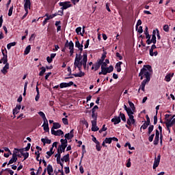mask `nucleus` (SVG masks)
<instances>
[{
    "label": "nucleus",
    "mask_w": 175,
    "mask_h": 175,
    "mask_svg": "<svg viewBox=\"0 0 175 175\" xmlns=\"http://www.w3.org/2000/svg\"><path fill=\"white\" fill-rule=\"evenodd\" d=\"M150 72H152V68L150 65H145L141 69L140 72L139 73V77H140V80H143L144 77H146L139 87L140 90L144 92L146 91V84L147 83H150V80H151V74Z\"/></svg>",
    "instance_id": "obj_1"
},
{
    "label": "nucleus",
    "mask_w": 175,
    "mask_h": 175,
    "mask_svg": "<svg viewBox=\"0 0 175 175\" xmlns=\"http://www.w3.org/2000/svg\"><path fill=\"white\" fill-rule=\"evenodd\" d=\"M152 131H154V125H150L148 127V135H151V133H152Z\"/></svg>",
    "instance_id": "obj_33"
},
{
    "label": "nucleus",
    "mask_w": 175,
    "mask_h": 175,
    "mask_svg": "<svg viewBox=\"0 0 175 175\" xmlns=\"http://www.w3.org/2000/svg\"><path fill=\"white\" fill-rule=\"evenodd\" d=\"M106 70L107 73H111V72H113V70H114V67H113V66H109V67H106Z\"/></svg>",
    "instance_id": "obj_31"
},
{
    "label": "nucleus",
    "mask_w": 175,
    "mask_h": 175,
    "mask_svg": "<svg viewBox=\"0 0 175 175\" xmlns=\"http://www.w3.org/2000/svg\"><path fill=\"white\" fill-rule=\"evenodd\" d=\"M62 122L64 125H69V122L68 121V118H62Z\"/></svg>",
    "instance_id": "obj_44"
},
{
    "label": "nucleus",
    "mask_w": 175,
    "mask_h": 175,
    "mask_svg": "<svg viewBox=\"0 0 175 175\" xmlns=\"http://www.w3.org/2000/svg\"><path fill=\"white\" fill-rule=\"evenodd\" d=\"M105 143H106V144H111V138L109 137V138H105V139L104 140Z\"/></svg>",
    "instance_id": "obj_41"
},
{
    "label": "nucleus",
    "mask_w": 175,
    "mask_h": 175,
    "mask_svg": "<svg viewBox=\"0 0 175 175\" xmlns=\"http://www.w3.org/2000/svg\"><path fill=\"white\" fill-rule=\"evenodd\" d=\"M74 65H75V68H78L79 72H81V66H82V65H81V63L79 64H74Z\"/></svg>",
    "instance_id": "obj_50"
},
{
    "label": "nucleus",
    "mask_w": 175,
    "mask_h": 175,
    "mask_svg": "<svg viewBox=\"0 0 175 175\" xmlns=\"http://www.w3.org/2000/svg\"><path fill=\"white\" fill-rule=\"evenodd\" d=\"M129 105L131 109V110H133V111L135 110V104H133V103L129 101Z\"/></svg>",
    "instance_id": "obj_45"
},
{
    "label": "nucleus",
    "mask_w": 175,
    "mask_h": 175,
    "mask_svg": "<svg viewBox=\"0 0 175 175\" xmlns=\"http://www.w3.org/2000/svg\"><path fill=\"white\" fill-rule=\"evenodd\" d=\"M16 152H17V154H18V152H21V154L23 155V154H24V148L22 149H17V148H14V150Z\"/></svg>",
    "instance_id": "obj_36"
},
{
    "label": "nucleus",
    "mask_w": 175,
    "mask_h": 175,
    "mask_svg": "<svg viewBox=\"0 0 175 175\" xmlns=\"http://www.w3.org/2000/svg\"><path fill=\"white\" fill-rule=\"evenodd\" d=\"M60 88H66V83H62L59 84Z\"/></svg>",
    "instance_id": "obj_60"
},
{
    "label": "nucleus",
    "mask_w": 175,
    "mask_h": 175,
    "mask_svg": "<svg viewBox=\"0 0 175 175\" xmlns=\"http://www.w3.org/2000/svg\"><path fill=\"white\" fill-rule=\"evenodd\" d=\"M107 70H106V68H101V72H98V75H104V76H106L107 75Z\"/></svg>",
    "instance_id": "obj_29"
},
{
    "label": "nucleus",
    "mask_w": 175,
    "mask_h": 175,
    "mask_svg": "<svg viewBox=\"0 0 175 175\" xmlns=\"http://www.w3.org/2000/svg\"><path fill=\"white\" fill-rule=\"evenodd\" d=\"M42 126H43L44 131H45V132H49V124H42Z\"/></svg>",
    "instance_id": "obj_43"
},
{
    "label": "nucleus",
    "mask_w": 175,
    "mask_h": 175,
    "mask_svg": "<svg viewBox=\"0 0 175 175\" xmlns=\"http://www.w3.org/2000/svg\"><path fill=\"white\" fill-rule=\"evenodd\" d=\"M17 152H16L15 150L13 151L12 157L9 161L8 165H12V163H14L15 162H17Z\"/></svg>",
    "instance_id": "obj_4"
},
{
    "label": "nucleus",
    "mask_w": 175,
    "mask_h": 175,
    "mask_svg": "<svg viewBox=\"0 0 175 175\" xmlns=\"http://www.w3.org/2000/svg\"><path fill=\"white\" fill-rule=\"evenodd\" d=\"M61 128V124L58 122H53L52 129H59Z\"/></svg>",
    "instance_id": "obj_23"
},
{
    "label": "nucleus",
    "mask_w": 175,
    "mask_h": 175,
    "mask_svg": "<svg viewBox=\"0 0 175 175\" xmlns=\"http://www.w3.org/2000/svg\"><path fill=\"white\" fill-rule=\"evenodd\" d=\"M51 133H52V135H54L55 136H61V135H64V131H62V130L55 131V130L51 129Z\"/></svg>",
    "instance_id": "obj_8"
},
{
    "label": "nucleus",
    "mask_w": 175,
    "mask_h": 175,
    "mask_svg": "<svg viewBox=\"0 0 175 175\" xmlns=\"http://www.w3.org/2000/svg\"><path fill=\"white\" fill-rule=\"evenodd\" d=\"M62 152H61L60 149L58 148V149H57V154H56L55 155V157H58V155H59V156H60V158H61V154H62Z\"/></svg>",
    "instance_id": "obj_55"
},
{
    "label": "nucleus",
    "mask_w": 175,
    "mask_h": 175,
    "mask_svg": "<svg viewBox=\"0 0 175 175\" xmlns=\"http://www.w3.org/2000/svg\"><path fill=\"white\" fill-rule=\"evenodd\" d=\"M73 131L74 130H71L70 133H66L65 135H64V137H66V140H70V139H73L75 135H73Z\"/></svg>",
    "instance_id": "obj_11"
},
{
    "label": "nucleus",
    "mask_w": 175,
    "mask_h": 175,
    "mask_svg": "<svg viewBox=\"0 0 175 175\" xmlns=\"http://www.w3.org/2000/svg\"><path fill=\"white\" fill-rule=\"evenodd\" d=\"M62 144L60 146H59V148L61 150V152H65V148H66V147H68V139H62L60 140Z\"/></svg>",
    "instance_id": "obj_2"
},
{
    "label": "nucleus",
    "mask_w": 175,
    "mask_h": 175,
    "mask_svg": "<svg viewBox=\"0 0 175 175\" xmlns=\"http://www.w3.org/2000/svg\"><path fill=\"white\" fill-rule=\"evenodd\" d=\"M119 117L124 121V122H126V118L125 117V114L122 112H120Z\"/></svg>",
    "instance_id": "obj_28"
},
{
    "label": "nucleus",
    "mask_w": 175,
    "mask_h": 175,
    "mask_svg": "<svg viewBox=\"0 0 175 175\" xmlns=\"http://www.w3.org/2000/svg\"><path fill=\"white\" fill-rule=\"evenodd\" d=\"M165 125L167 126L168 132H170V128H172V126H173V125H174V124L172 119H170V120L166 119Z\"/></svg>",
    "instance_id": "obj_7"
},
{
    "label": "nucleus",
    "mask_w": 175,
    "mask_h": 175,
    "mask_svg": "<svg viewBox=\"0 0 175 175\" xmlns=\"http://www.w3.org/2000/svg\"><path fill=\"white\" fill-rule=\"evenodd\" d=\"M64 169H65L66 174H68V173L70 172V170L69 169V167H65Z\"/></svg>",
    "instance_id": "obj_62"
},
{
    "label": "nucleus",
    "mask_w": 175,
    "mask_h": 175,
    "mask_svg": "<svg viewBox=\"0 0 175 175\" xmlns=\"http://www.w3.org/2000/svg\"><path fill=\"white\" fill-rule=\"evenodd\" d=\"M137 32H138L139 33H143V27L139 26V28H138V29H137Z\"/></svg>",
    "instance_id": "obj_61"
},
{
    "label": "nucleus",
    "mask_w": 175,
    "mask_h": 175,
    "mask_svg": "<svg viewBox=\"0 0 175 175\" xmlns=\"http://www.w3.org/2000/svg\"><path fill=\"white\" fill-rule=\"evenodd\" d=\"M23 157H24V159L23 161H25V159H27L28 158V157H29V153L28 152H25V153H22Z\"/></svg>",
    "instance_id": "obj_42"
},
{
    "label": "nucleus",
    "mask_w": 175,
    "mask_h": 175,
    "mask_svg": "<svg viewBox=\"0 0 175 175\" xmlns=\"http://www.w3.org/2000/svg\"><path fill=\"white\" fill-rule=\"evenodd\" d=\"M148 125H150V123H148L147 122H145L144 124L141 126V131L142 129H147L148 128Z\"/></svg>",
    "instance_id": "obj_32"
},
{
    "label": "nucleus",
    "mask_w": 175,
    "mask_h": 175,
    "mask_svg": "<svg viewBox=\"0 0 175 175\" xmlns=\"http://www.w3.org/2000/svg\"><path fill=\"white\" fill-rule=\"evenodd\" d=\"M8 69H9V64H6L3 69H1V73L6 75V73H8Z\"/></svg>",
    "instance_id": "obj_16"
},
{
    "label": "nucleus",
    "mask_w": 175,
    "mask_h": 175,
    "mask_svg": "<svg viewBox=\"0 0 175 175\" xmlns=\"http://www.w3.org/2000/svg\"><path fill=\"white\" fill-rule=\"evenodd\" d=\"M82 124H83V125H85L86 126V128H88V122H87V120H85V119L82 120Z\"/></svg>",
    "instance_id": "obj_58"
},
{
    "label": "nucleus",
    "mask_w": 175,
    "mask_h": 175,
    "mask_svg": "<svg viewBox=\"0 0 175 175\" xmlns=\"http://www.w3.org/2000/svg\"><path fill=\"white\" fill-rule=\"evenodd\" d=\"M75 47H77V49L80 50L81 53V51H83V44H80V42H79V40L75 42Z\"/></svg>",
    "instance_id": "obj_15"
},
{
    "label": "nucleus",
    "mask_w": 175,
    "mask_h": 175,
    "mask_svg": "<svg viewBox=\"0 0 175 175\" xmlns=\"http://www.w3.org/2000/svg\"><path fill=\"white\" fill-rule=\"evenodd\" d=\"M47 173L49 175H53L51 173H53V166L50 164L48 165L47 168Z\"/></svg>",
    "instance_id": "obj_21"
},
{
    "label": "nucleus",
    "mask_w": 175,
    "mask_h": 175,
    "mask_svg": "<svg viewBox=\"0 0 175 175\" xmlns=\"http://www.w3.org/2000/svg\"><path fill=\"white\" fill-rule=\"evenodd\" d=\"M85 75V73L83 72V71H79V73L72 74V76H75V77H83Z\"/></svg>",
    "instance_id": "obj_22"
},
{
    "label": "nucleus",
    "mask_w": 175,
    "mask_h": 175,
    "mask_svg": "<svg viewBox=\"0 0 175 175\" xmlns=\"http://www.w3.org/2000/svg\"><path fill=\"white\" fill-rule=\"evenodd\" d=\"M122 64V62H119L115 66V69H116L117 72H121V64Z\"/></svg>",
    "instance_id": "obj_17"
},
{
    "label": "nucleus",
    "mask_w": 175,
    "mask_h": 175,
    "mask_svg": "<svg viewBox=\"0 0 175 175\" xmlns=\"http://www.w3.org/2000/svg\"><path fill=\"white\" fill-rule=\"evenodd\" d=\"M128 116H133V110H132V108H129L126 111Z\"/></svg>",
    "instance_id": "obj_34"
},
{
    "label": "nucleus",
    "mask_w": 175,
    "mask_h": 175,
    "mask_svg": "<svg viewBox=\"0 0 175 175\" xmlns=\"http://www.w3.org/2000/svg\"><path fill=\"white\" fill-rule=\"evenodd\" d=\"M12 14H13V5L10 8L8 11V16H10Z\"/></svg>",
    "instance_id": "obj_47"
},
{
    "label": "nucleus",
    "mask_w": 175,
    "mask_h": 175,
    "mask_svg": "<svg viewBox=\"0 0 175 175\" xmlns=\"http://www.w3.org/2000/svg\"><path fill=\"white\" fill-rule=\"evenodd\" d=\"M128 146L129 150H135V147H131V144L130 143H126L125 145H124V147H126Z\"/></svg>",
    "instance_id": "obj_48"
},
{
    "label": "nucleus",
    "mask_w": 175,
    "mask_h": 175,
    "mask_svg": "<svg viewBox=\"0 0 175 175\" xmlns=\"http://www.w3.org/2000/svg\"><path fill=\"white\" fill-rule=\"evenodd\" d=\"M155 136V134H152L149 137H148V140L149 142H152V140H154V137Z\"/></svg>",
    "instance_id": "obj_57"
},
{
    "label": "nucleus",
    "mask_w": 175,
    "mask_h": 175,
    "mask_svg": "<svg viewBox=\"0 0 175 175\" xmlns=\"http://www.w3.org/2000/svg\"><path fill=\"white\" fill-rule=\"evenodd\" d=\"M29 51H31V45H28L25 48V52H24V55H28V54H29Z\"/></svg>",
    "instance_id": "obj_25"
},
{
    "label": "nucleus",
    "mask_w": 175,
    "mask_h": 175,
    "mask_svg": "<svg viewBox=\"0 0 175 175\" xmlns=\"http://www.w3.org/2000/svg\"><path fill=\"white\" fill-rule=\"evenodd\" d=\"M150 40L152 41L153 44H155V43H157V36H152V39Z\"/></svg>",
    "instance_id": "obj_51"
},
{
    "label": "nucleus",
    "mask_w": 175,
    "mask_h": 175,
    "mask_svg": "<svg viewBox=\"0 0 175 175\" xmlns=\"http://www.w3.org/2000/svg\"><path fill=\"white\" fill-rule=\"evenodd\" d=\"M73 85V81H70L69 83H66V88L72 87Z\"/></svg>",
    "instance_id": "obj_56"
},
{
    "label": "nucleus",
    "mask_w": 175,
    "mask_h": 175,
    "mask_svg": "<svg viewBox=\"0 0 175 175\" xmlns=\"http://www.w3.org/2000/svg\"><path fill=\"white\" fill-rule=\"evenodd\" d=\"M111 122H113L114 125H117L121 122V118L120 116H114L113 118L111 119Z\"/></svg>",
    "instance_id": "obj_10"
},
{
    "label": "nucleus",
    "mask_w": 175,
    "mask_h": 175,
    "mask_svg": "<svg viewBox=\"0 0 175 175\" xmlns=\"http://www.w3.org/2000/svg\"><path fill=\"white\" fill-rule=\"evenodd\" d=\"M101 65H102V63H100V62H98V60H97V62L94 64V70L95 71L98 70L99 68H100Z\"/></svg>",
    "instance_id": "obj_19"
},
{
    "label": "nucleus",
    "mask_w": 175,
    "mask_h": 175,
    "mask_svg": "<svg viewBox=\"0 0 175 175\" xmlns=\"http://www.w3.org/2000/svg\"><path fill=\"white\" fill-rule=\"evenodd\" d=\"M29 148H31V144L29 143L27 144V147H25V148H23V150L25 151H29Z\"/></svg>",
    "instance_id": "obj_53"
},
{
    "label": "nucleus",
    "mask_w": 175,
    "mask_h": 175,
    "mask_svg": "<svg viewBox=\"0 0 175 175\" xmlns=\"http://www.w3.org/2000/svg\"><path fill=\"white\" fill-rule=\"evenodd\" d=\"M75 31L77 35H81V36H83V33H81V27H77Z\"/></svg>",
    "instance_id": "obj_35"
},
{
    "label": "nucleus",
    "mask_w": 175,
    "mask_h": 175,
    "mask_svg": "<svg viewBox=\"0 0 175 175\" xmlns=\"http://www.w3.org/2000/svg\"><path fill=\"white\" fill-rule=\"evenodd\" d=\"M59 6H62L61 8L62 10H65L68 8H71L72 4H70V1L61 2L59 3Z\"/></svg>",
    "instance_id": "obj_3"
},
{
    "label": "nucleus",
    "mask_w": 175,
    "mask_h": 175,
    "mask_svg": "<svg viewBox=\"0 0 175 175\" xmlns=\"http://www.w3.org/2000/svg\"><path fill=\"white\" fill-rule=\"evenodd\" d=\"M19 110L17 108H15L13 109V114L14 116H16V114H18Z\"/></svg>",
    "instance_id": "obj_59"
},
{
    "label": "nucleus",
    "mask_w": 175,
    "mask_h": 175,
    "mask_svg": "<svg viewBox=\"0 0 175 175\" xmlns=\"http://www.w3.org/2000/svg\"><path fill=\"white\" fill-rule=\"evenodd\" d=\"M92 117L94 119L92 120V122H96V120H98V113H96L95 112H92Z\"/></svg>",
    "instance_id": "obj_24"
},
{
    "label": "nucleus",
    "mask_w": 175,
    "mask_h": 175,
    "mask_svg": "<svg viewBox=\"0 0 175 175\" xmlns=\"http://www.w3.org/2000/svg\"><path fill=\"white\" fill-rule=\"evenodd\" d=\"M126 167H131V159L130 158L127 160V163L126 164Z\"/></svg>",
    "instance_id": "obj_52"
},
{
    "label": "nucleus",
    "mask_w": 175,
    "mask_h": 175,
    "mask_svg": "<svg viewBox=\"0 0 175 175\" xmlns=\"http://www.w3.org/2000/svg\"><path fill=\"white\" fill-rule=\"evenodd\" d=\"M159 143V137H155L154 140V146H158Z\"/></svg>",
    "instance_id": "obj_38"
},
{
    "label": "nucleus",
    "mask_w": 175,
    "mask_h": 175,
    "mask_svg": "<svg viewBox=\"0 0 175 175\" xmlns=\"http://www.w3.org/2000/svg\"><path fill=\"white\" fill-rule=\"evenodd\" d=\"M163 31H165V32H169V25H165L163 26Z\"/></svg>",
    "instance_id": "obj_49"
},
{
    "label": "nucleus",
    "mask_w": 175,
    "mask_h": 175,
    "mask_svg": "<svg viewBox=\"0 0 175 175\" xmlns=\"http://www.w3.org/2000/svg\"><path fill=\"white\" fill-rule=\"evenodd\" d=\"M105 131H107V128L106 127V124H104L99 131V133H102V132H105Z\"/></svg>",
    "instance_id": "obj_39"
},
{
    "label": "nucleus",
    "mask_w": 175,
    "mask_h": 175,
    "mask_svg": "<svg viewBox=\"0 0 175 175\" xmlns=\"http://www.w3.org/2000/svg\"><path fill=\"white\" fill-rule=\"evenodd\" d=\"M171 79H170V75H166L165 76V81H167V82L170 81Z\"/></svg>",
    "instance_id": "obj_64"
},
{
    "label": "nucleus",
    "mask_w": 175,
    "mask_h": 175,
    "mask_svg": "<svg viewBox=\"0 0 175 175\" xmlns=\"http://www.w3.org/2000/svg\"><path fill=\"white\" fill-rule=\"evenodd\" d=\"M5 170H6L7 172H8L10 175L14 174V172L13 170H10V168H6Z\"/></svg>",
    "instance_id": "obj_54"
},
{
    "label": "nucleus",
    "mask_w": 175,
    "mask_h": 175,
    "mask_svg": "<svg viewBox=\"0 0 175 175\" xmlns=\"http://www.w3.org/2000/svg\"><path fill=\"white\" fill-rule=\"evenodd\" d=\"M61 161H62V162H64H64H68V161H69V154H67L64 155V156L61 159Z\"/></svg>",
    "instance_id": "obj_27"
},
{
    "label": "nucleus",
    "mask_w": 175,
    "mask_h": 175,
    "mask_svg": "<svg viewBox=\"0 0 175 175\" xmlns=\"http://www.w3.org/2000/svg\"><path fill=\"white\" fill-rule=\"evenodd\" d=\"M45 72H46V68L42 67L41 71L39 73V76H43V75H44Z\"/></svg>",
    "instance_id": "obj_37"
},
{
    "label": "nucleus",
    "mask_w": 175,
    "mask_h": 175,
    "mask_svg": "<svg viewBox=\"0 0 175 175\" xmlns=\"http://www.w3.org/2000/svg\"><path fill=\"white\" fill-rule=\"evenodd\" d=\"M80 61H81V56L79 57V55L77 54L74 65H77V64H80Z\"/></svg>",
    "instance_id": "obj_20"
},
{
    "label": "nucleus",
    "mask_w": 175,
    "mask_h": 175,
    "mask_svg": "<svg viewBox=\"0 0 175 175\" xmlns=\"http://www.w3.org/2000/svg\"><path fill=\"white\" fill-rule=\"evenodd\" d=\"M41 142L44 144H51V139H49V138H42Z\"/></svg>",
    "instance_id": "obj_18"
},
{
    "label": "nucleus",
    "mask_w": 175,
    "mask_h": 175,
    "mask_svg": "<svg viewBox=\"0 0 175 175\" xmlns=\"http://www.w3.org/2000/svg\"><path fill=\"white\" fill-rule=\"evenodd\" d=\"M87 61H88V59L87 58V53H83V59L80 62V63L83 66L84 69H85L87 68Z\"/></svg>",
    "instance_id": "obj_5"
},
{
    "label": "nucleus",
    "mask_w": 175,
    "mask_h": 175,
    "mask_svg": "<svg viewBox=\"0 0 175 175\" xmlns=\"http://www.w3.org/2000/svg\"><path fill=\"white\" fill-rule=\"evenodd\" d=\"M106 58V55H102V57L100 59H99L98 62H100L101 64H103V61H105V59Z\"/></svg>",
    "instance_id": "obj_46"
},
{
    "label": "nucleus",
    "mask_w": 175,
    "mask_h": 175,
    "mask_svg": "<svg viewBox=\"0 0 175 175\" xmlns=\"http://www.w3.org/2000/svg\"><path fill=\"white\" fill-rule=\"evenodd\" d=\"M129 117V118L127 120V125H129V126H131L132 124L134 125L135 118L133 115H130Z\"/></svg>",
    "instance_id": "obj_9"
},
{
    "label": "nucleus",
    "mask_w": 175,
    "mask_h": 175,
    "mask_svg": "<svg viewBox=\"0 0 175 175\" xmlns=\"http://www.w3.org/2000/svg\"><path fill=\"white\" fill-rule=\"evenodd\" d=\"M92 132H98L99 128L96 126V122H92Z\"/></svg>",
    "instance_id": "obj_14"
},
{
    "label": "nucleus",
    "mask_w": 175,
    "mask_h": 175,
    "mask_svg": "<svg viewBox=\"0 0 175 175\" xmlns=\"http://www.w3.org/2000/svg\"><path fill=\"white\" fill-rule=\"evenodd\" d=\"M24 2L25 10H28V9H31V0H24Z\"/></svg>",
    "instance_id": "obj_12"
},
{
    "label": "nucleus",
    "mask_w": 175,
    "mask_h": 175,
    "mask_svg": "<svg viewBox=\"0 0 175 175\" xmlns=\"http://www.w3.org/2000/svg\"><path fill=\"white\" fill-rule=\"evenodd\" d=\"M16 44H17V42H10V43L8 44V45H7L8 50H10V49H12V47L16 46Z\"/></svg>",
    "instance_id": "obj_26"
},
{
    "label": "nucleus",
    "mask_w": 175,
    "mask_h": 175,
    "mask_svg": "<svg viewBox=\"0 0 175 175\" xmlns=\"http://www.w3.org/2000/svg\"><path fill=\"white\" fill-rule=\"evenodd\" d=\"M1 61H3V65L9 64L8 63V55L3 56V57L1 58Z\"/></svg>",
    "instance_id": "obj_30"
},
{
    "label": "nucleus",
    "mask_w": 175,
    "mask_h": 175,
    "mask_svg": "<svg viewBox=\"0 0 175 175\" xmlns=\"http://www.w3.org/2000/svg\"><path fill=\"white\" fill-rule=\"evenodd\" d=\"M159 162H161V154H159L157 157L154 158V162L153 164V169H157L159 166Z\"/></svg>",
    "instance_id": "obj_6"
},
{
    "label": "nucleus",
    "mask_w": 175,
    "mask_h": 175,
    "mask_svg": "<svg viewBox=\"0 0 175 175\" xmlns=\"http://www.w3.org/2000/svg\"><path fill=\"white\" fill-rule=\"evenodd\" d=\"M41 173H42V167L40 166L38 167V170L37 172H36V175H40Z\"/></svg>",
    "instance_id": "obj_63"
},
{
    "label": "nucleus",
    "mask_w": 175,
    "mask_h": 175,
    "mask_svg": "<svg viewBox=\"0 0 175 175\" xmlns=\"http://www.w3.org/2000/svg\"><path fill=\"white\" fill-rule=\"evenodd\" d=\"M96 148L97 150V151H100V150H102V146H100V142H97V144H96Z\"/></svg>",
    "instance_id": "obj_40"
},
{
    "label": "nucleus",
    "mask_w": 175,
    "mask_h": 175,
    "mask_svg": "<svg viewBox=\"0 0 175 175\" xmlns=\"http://www.w3.org/2000/svg\"><path fill=\"white\" fill-rule=\"evenodd\" d=\"M68 46H69L70 54V55H73V53H75V50H74L75 44H73V42L70 41Z\"/></svg>",
    "instance_id": "obj_13"
}]
</instances>
